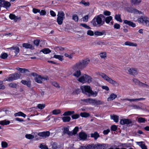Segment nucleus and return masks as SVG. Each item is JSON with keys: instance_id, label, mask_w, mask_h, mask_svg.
<instances>
[{"instance_id": "nucleus-1", "label": "nucleus", "mask_w": 149, "mask_h": 149, "mask_svg": "<svg viewBox=\"0 0 149 149\" xmlns=\"http://www.w3.org/2000/svg\"><path fill=\"white\" fill-rule=\"evenodd\" d=\"M105 17L103 14H100L95 16L91 22L93 26L97 27L103 25L105 22L104 19Z\"/></svg>"}, {"instance_id": "nucleus-2", "label": "nucleus", "mask_w": 149, "mask_h": 149, "mask_svg": "<svg viewBox=\"0 0 149 149\" xmlns=\"http://www.w3.org/2000/svg\"><path fill=\"white\" fill-rule=\"evenodd\" d=\"M80 88L82 92L88 97H95L98 94V92L93 91L91 87L89 86H81L80 87Z\"/></svg>"}, {"instance_id": "nucleus-3", "label": "nucleus", "mask_w": 149, "mask_h": 149, "mask_svg": "<svg viewBox=\"0 0 149 149\" xmlns=\"http://www.w3.org/2000/svg\"><path fill=\"white\" fill-rule=\"evenodd\" d=\"M90 62V59L87 58L76 63L73 67V68L74 70H79L82 69L88 65Z\"/></svg>"}, {"instance_id": "nucleus-4", "label": "nucleus", "mask_w": 149, "mask_h": 149, "mask_svg": "<svg viewBox=\"0 0 149 149\" xmlns=\"http://www.w3.org/2000/svg\"><path fill=\"white\" fill-rule=\"evenodd\" d=\"M31 75L34 77L35 81L38 83L41 84L42 83V81H47L49 80V78L47 77H44L41 76V75H38L36 73H31Z\"/></svg>"}, {"instance_id": "nucleus-5", "label": "nucleus", "mask_w": 149, "mask_h": 149, "mask_svg": "<svg viewBox=\"0 0 149 149\" xmlns=\"http://www.w3.org/2000/svg\"><path fill=\"white\" fill-rule=\"evenodd\" d=\"M99 75L104 80L106 81L109 83L116 86H119V84L117 82L112 80L105 74L104 73H100L99 74Z\"/></svg>"}, {"instance_id": "nucleus-6", "label": "nucleus", "mask_w": 149, "mask_h": 149, "mask_svg": "<svg viewBox=\"0 0 149 149\" xmlns=\"http://www.w3.org/2000/svg\"><path fill=\"white\" fill-rule=\"evenodd\" d=\"M92 80V78L88 75L84 74L79 79L78 81L81 83H84L86 82L90 83Z\"/></svg>"}, {"instance_id": "nucleus-7", "label": "nucleus", "mask_w": 149, "mask_h": 149, "mask_svg": "<svg viewBox=\"0 0 149 149\" xmlns=\"http://www.w3.org/2000/svg\"><path fill=\"white\" fill-rule=\"evenodd\" d=\"M139 23H143L146 26L149 27V19L146 16H141L138 19Z\"/></svg>"}, {"instance_id": "nucleus-8", "label": "nucleus", "mask_w": 149, "mask_h": 149, "mask_svg": "<svg viewBox=\"0 0 149 149\" xmlns=\"http://www.w3.org/2000/svg\"><path fill=\"white\" fill-rule=\"evenodd\" d=\"M20 75L19 74L16 73L10 74L6 79V81H12L17 80L20 78Z\"/></svg>"}, {"instance_id": "nucleus-9", "label": "nucleus", "mask_w": 149, "mask_h": 149, "mask_svg": "<svg viewBox=\"0 0 149 149\" xmlns=\"http://www.w3.org/2000/svg\"><path fill=\"white\" fill-rule=\"evenodd\" d=\"M57 21L58 24L61 25L63 23V19L65 18V14L63 11L58 12Z\"/></svg>"}, {"instance_id": "nucleus-10", "label": "nucleus", "mask_w": 149, "mask_h": 149, "mask_svg": "<svg viewBox=\"0 0 149 149\" xmlns=\"http://www.w3.org/2000/svg\"><path fill=\"white\" fill-rule=\"evenodd\" d=\"M126 10L129 12L135 14H142V12L136 9L128 7L126 8Z\"/></svg>"}, {"instance_id": "nucleus-11", "label": "nucleus", "mask_w": 149, "mask_h": 149, "mask_svg": "<svg viewBox=\"0 0 149 149\" xmlns=\"http://www.w3.org/2000/svg\"><path fill=\"white\" fill-rule=\"evenodd\" d=\"M1 6L4 7L6 9L9 8L11 6L10 3L8 1H0Z\"/></svg>"}, {"instance_id": "nucleus-12", "label": "nucleus", "mask_w": 149, "mask_h": 149, "mask_svg": "<svg viewBox=\"0 0 149 149\" xmlns=\"http://www.w3.org/2000/svg\"><path fill=\"white\" fill-rule=\"evenodd\" d=\"M50 135V132L49 131L40 132L38 134V135L43 138H46L48 137Z\"/></svg>"}, {"instance_id": "nucleus-13", "label": "nucleus", "mask_w": 149, "mask_h": 149, "mask_svg": "<svg viewBox=\"0 0 149 149\" xmlns=\"http://www.w3.org/2000/svg\"><path fill=\"white\" fill-rule=\"evenodd\" d=\"M120 123L122 125H128L132 123V121L128 119H124L120 120Z\"/></svg>"}, {"instance_id": "nucleus-14", "label": "nucleus", "mask_w": 149, "mask_h": 149, "mask_svg": "<svg viewBox=\"0 0 149 149\" xmlns=\"http://www.w3.org/2000/svg\"><path fill=\"white\" fill-rule=\"evenodd\" d=\"M92 104L96 105H102L104 104V102L100 100L92 99Z\"/></svg>"}, {"instance_id": "nucleus-15", "label": "nucleus", "mask_w": 149, "mask_h": 149, "mask_svg": "<svg viewBox=\"0 0 149 149\" xmlns=\"http://www.w3.org/2000/svg\"><path fill=\"white\" fill-rule=\"evenodd\" d=\"M130 74L134 76H135L138 74L137 70L134 68H130L128 71Z\"/></svg>"}, {"instance_id": "nucleus-16", "label": "nucleus", "mask_w": 149, "mask_h": 149, "mask_svg": "<svg viewBox=\"0 0 149 149\" xmlns=\"http://www.w3.org/2000/svg\"><path fill=\"white\" fill-rule=\"evenodd\" d=\"M22 47L26 49H33L34 48L32 45L27 43H24L22 44Z\"/></svg>"}, {"instance_id": "nucleus-17", "label": "nucleus", "mask_w": 149, "mask_h": 149, "mask_svg": "<svg viewBox=\"0 0 149 149\" xmlns=\"http://www.w3.org/2000/svg\"><path fill=\"white\" fill-rule=\"evenodd\" d=\"M124 23L125 24H127L129 26H131L133 27H134L136 26L135 24L130 21L125 20L124 21Z\"/></svg>"}, {"instance_id": "nucleus-18", "label": "nucleus", "mask_w": 149, "mask_h": 149, "mask_svg": "<svg viewBox=\"0 0 149 149\" xmlns=\"http://www.w3.org/2000/svg\"><path fill=\"white\" fill-rule=\"evenodd\" d=\"M143 141L136 142V144L139 146L142 149H148Z\"/></svg>"}, {"instance_id": "nucleus-19", "label": "nucleus", "mask_w": 149, "mask_h": 149, "mask_svg": "<svg viewBox=\"0 0 149 149\" xmlns=\"http://www.w3.org/2000/svg\"><path fill=\"white\" fill-rule=\"evenodd\" d=\"M91 137L94 138L95 140H96L100 136L97 132H95L91 134Z\"/></svg>"}, {"instance_id": "nucleus-20", "label": "nucleus", "mask_w": 149, "mask_h": 149, "mask_svg": "<svg viewBox=\"0 0 149 149\" xmlns=\"http://www.w3.org/2000/svg\"><path fill=\"white\" fill-rule=\"evenodd\" d=\"M117 97V95L114 93H111L109 97L107 98L108 101H111L115 99Z\"/></svg>"}, {"instance_id": "nucleus-21", "label": "nucleus", "mask_w": 149, "mask_h": 149, "mask_svg": "<svg viewBox=\"0 0 149 149\" xmlns=\"http://www.w3.org/2000/svg\"><path fill=\"white\" fill-rule=\"evenodd\" d=\"M105 33V31L103 30L101 32L98 31H95L94 32V33L95 35L98 36L103 35Z\"/></svg>"}, {"instance_id": "nucleus-22", "label": "nucleus", "mask_w": 149, "mask_h": 149, "mask_svg": "<svg viewBox=\"0 0 149 149\" xmlns=\"http://www.w3.org/2000/svg\"><path fill=\"white\" fill-rule=\"evenodd\" d=\"M79 137L82 139H85L87 137L86 134L84 132H80L79 134Z\"/></svg>"}, {"instance_id": "nucleus-23", "label": "nucleus", "mask_w": 149, "mask_h": 149, "mask_svg": "<svg viewBox=\"0 0 149 149\" xmlns=\"http://www.w3.org/2000/svg\"><path fill=\"white\" fill-rule=\"evenodd\" d=\"M23 84L26 85L28 87L31 86V83L29 81H26L25 80H22L21 82Z\"/></svg>"}, {"instance_id": "nucleus-24", "label": "nucleus", "mask_w": 149, "mask_h": 149, "mask_svg": "<svg viewBox=\"0 0 149 149\" xmlns=\"http://www.w3.org/2000/svg\"><path fill=\"white\" fill-rule=\"evenodd\" d=\"M9 86L11 88H17L19 87V85L17 84L11 83L8 84Z\"/></svg>"}, {"instance_id": "nucleus-25", "label": "nucleus", "mask_w": 149, "mask_h": 149, "mask_svg": "<svg viewBox=\"0 0 149 149\" xmlns=\"http://www.w3.org/2000/svg\"><path fill=\"white\" fill-rule=\"evenodd\" d=\"M63 133L64 134H67L69 135H72V132L70 131L68 128L67 127H65L64 128Z\"/></svg>"}, {"instance_id": "nucleus-26", "label": "nucleus", "mask_w": 149, "mask_h": 149, "mask_svg": "<svg viewBox=\"0 0 149 149\" xmlns=\"http://www.w3.org/2000/svg\"><path fill=\"white\" fill-rule=\"evenodd\" d=\"M10 48L14 50V52L16 54H17L19 52V48L17 47H11Z\"/></svg>"}, {"instance_id": "nucleus-27", "label": "nucleus", "mask_w": 149, "mask_h": 149, "mask_svg": "<svg viewBox=\"0 0 149 149\" xmlns=\"http://www.w3.org/2000/svg\"><path fill=\"white\" fill-rule=\"evenodd\" d=\"M10 122L9 121L6 120H3L0 121V124L2 125H6L10 124Z\"/></svg>"}, {"instance_id": "nucleus-28", "label": "nucleus", "mask_w": 149, "mask_h": 149, "mask_svg": "<svg viewBox=\"0 0 149 149\" xmlns=\"http://www.w3.org/2000/svg\"><path fill=\"white\" fill-rule=\"evenodd\" d=\"M16 69L21 73H24L26 72H29L28 70L25 68H16Z\"/></svg>"}, {"instance_id": "nucleus-29", "label": "nucleus", "mask_w": 149, "mask_h": 149, "mask_svg": "<svg viewBox=\"0 0 149 149\" xmlns=\"http://www.w3.org/2000/svg\"><path fill=\"white\" fill-rule=\"evenodd\" d=\"M92 98H88L86 99H81V101L84 102L86 103H88L90 104H92Z\"/></svg>"}, {"instance_id": "nucleus-30", "label": "nucleus", "mask_w": 149, "mask_h": 149, "mask_svg": "<svg viewBox=\"0 0 149 149\" xmlns=\"http://www.w3.org/2000/svg\"><path fill=\"white\" fill-rule=\"evenodd\" d=\"M118 116L116 115L111 116V119L113 120L116 123H117L118 122Z\"/></svg>"}, {"instance_id": "nucleus-31", "label": "nucleus", "mask_w": 149, "mask_h": 149, "mask_svg": "<svg viewBox=\"0 0 149 149\" xmlns=\"http://www.w3.org/2000/svg\"><path fill=\"white\" fill-rule=\"evenodd\" d=\"M133 82L136 84L141 86L142 82L136 79L133 78L132 79Z\"/></svg>"}, {"instance_id": "nucleus-32", "label": "nucleus", "mask_w": 149, "mask_h": 149, "mask_svg": "<svg viewBox=\"0 0 149 149\" xmlns=\"http://www.w3.org/2000/svg\"><path fill=\"white\" fill-rule=\"evenodd\" d=\"M125 44L126 45L129 46H136L137 44L133 42H130L129 41H126L125 43Z\"/></svg>"}, {"instance_id": "nucleus-33", "label": "nucleus", "mask_w": 149, "mask_h": 149, "mask_svg": "<svg viewBox=\"0 0 149 149\" xmlns=\"http://www.w3.org/2000/svg\"><path fill=\"white\" fill-rule=\"evenodd\" d=\"M41 52H42L44 54H48L51 52V51L49 49L47 48H45L42 49Z\"/></svg>"}, {"instance_id": "nucleus-34", "label": "nucleus", "mask_w": 149, "mask_h": 149, "mask_svg": "<svg viewBox=\"0 0 149 149\" xmlns=\"http://www.w3.org/2000/svg\"><path fill=\"white\" fill-rule=\"evenodd\" d=\"M61 146L60 145H58L56 143H54L52 144V148L53 149H58L60 148Z\"/></svg>"}, {"instance_id": "nucleus-35", "label": "nucleus", "mask_w": 149, "mask_h": 149, "mask_svg": "<svg viewBox=\"0 0 149 149\" xmlns=\"http://www.w3.org/2000/svg\"><path fill=\"white\" fill-rule=\"evenodd\" d=\"M62 119L64 122H67L70 120L71 118L69 116H65L63 117Z\"/></svg>"}, {"instance_id": "nucleus-36", "label": "nucleus", "mask_w": 149, "mask_h": 149, "mask_svg": "<svg viewBox=\"0 0 149 149\" xmlns=\"http://www.w3.org/2000/svg\"><path fill=\"white\" fill-rule=\"evenodd\" d=\"M53 58L58 59L61 61L63 60V56L61 55H55L54 56Z\"/></svg>"}, {"instance_id": "nucleus-37", "label": "nucleus", "mask_w": 149, "mask_h": 149, "mask_svg": "<svg viewBox=\"0 0 149 149\" xmlns=\"http://www.w3.org/2000/svg\"><path fill=\"white\" fill-rule=\"evenodd\" d=\"M80 115L82 117L87 118L90 116V114L88 113L84 112L81 113Z\"/></svg>"}, {"instance_id": "nucleus-38", "label": "nucleus", "mask_w": 149, "mask_h": 149, "mask_svg": "<svg viewBox=\"0 0 149 149\" xmlns=\"http://www.w3.org/2000/svg\"><path fill=\"white\" fill-rule=\"evenodd\" d=\"M115 19L117 21L122 22V21L121 19L120 15L119 14H116L115 15Z\"/></svg>"}, {"instance_id": "nucleus-39", "label": "nucleus", "mask_w": 149, "mask_h": 149, "mask_svg": "<svg viewBox=\"0 0 149 149\" xmlns=\"http://www.w3.org/2000/svg\"><path fill=\"white\" fill-rule=\"evenodd\" d=\"M74 113V111H68L64 112L63 115L65 116L70 115Z\"/></svg>"}, {"instance_id": "nucleus-40", "label": "nucleus", "mask_w": 149, "mask_h": 149, "mask_svg": "<svg viewBox=\"0 0 149 149\" xmlns=\"http://www.w3.org/2000/svg\"><path fill=\"white\" fill-rule=\"evenodd\" d=\"M105 18L106 22L107 24H109L110 22V21L112 19V17L111 16H109Z\"/></svg>"}, {"instance_id": "nucleus-41", "label": "nucleus", "mask_w": 149, "mask_h": 149, "mask_svg": "<svg viewBox=\"0 0 149 149\" xmlns=\"http://www.w3.org/2000/svg\"><path fill=\"white\" fill-rule=\"evenodd\" d=\"M99 55L102 58L105 59L107 58V54L106 52H105L100 53Z\"/></svg>"}, {"instance_id": "nucleus-42", "label": "nucleus", "mask_w": 149, "mask_h": 149, "mask_svg": "<svg viewBox=\"0 0 149 149\" xmlns=\"http://www.w3.org/2000/svg\"><path fill=\"white\" fill-rule=\"evenodd\" d=\"M129 107H132L133 109H141L140 106L139 105H135V104H132L130 105Z\"/></svg>"}, {"instance_id": "nucleus-43", "label": "nucleus", "mask_w": 149, "mask_h": 149, "mask_svg": "<svg viewBox=\"0 0 149 149\" xmlns=\"http://www.w3.org/2000/svg\"><path fill=\"white\" fill-rule=\"evenodd\" d=\"M77 70V71L73 74V75L77 77H78L81 75V72L79 70Z\"/></svg>"}, {"instance_id": "nucleus-44", "label": "nucleus", "mask_w": 149, "mask_h": 149, "mask_svg": "<svg viewBox=\"0 0 149 149\" xmlns=\"http://www.w3.org/2000/svg\"><path fill=\"white\" fill-rule=\"evenodd\" d=\"M78 130V127H75L73 130L72 132V135L76 134Z\"/></svg>"}, {"instance_id": "nucleus-45", "label": "nucleus", "mask_w": 149, "mask_h": 149, "mask_svg": "<svg viewBox=\"0 0 149 149\" xmlns=\"http://www.w3.org/2000/svg\"><path fill=\"white\" fill-rule=\"evenodd\" d=\"M61 112L59 109H55L52 111V113L54 115H57L60 113Z\"/></svg>"}, {"instance_id": "nucleus-46", "label": "nucleus", "mask_w": 149, "mask_h": 149, "mask_svg": "<svg viewBox=\"0 0 149 149\" xmlns=\"http://www.w3.org/2000/svg\"><path fill=\"white\" fill-rule=\"evenodd\" d=\"M145 121V119L143 118L140 117L138 119V121L139 123H144Z\"/></svg>"}, {"instance_id": "nucleus-47", "label": "nucleus", "mask_w": 149, "mask_h": 149, "mask_svg": "<svg viewBox=\"0 0 149 149\" xmlns=\"http://www.w3.org/2000/svg\"><path fill=\"white\" fill-rule=\"evenodd\" d=\"M72 19L75 22H77L79 19L78 17L76 14H74L72 16Z\"/></svg>"}, {"instance_id": "nucleus-48", "label": "nucleus", "mask_w": 149, "mask_h": 149, "mask_svg": "<svg viewBox=\"0 0 149 149\" xmlns=\"http://www.w3.org/2000/svg\"><path fill=\"white\" fill-rule=\"evenodd\" d=\"M45 104H38L37 107L38 109H43L45 107Z\"/></svg>"}, {"instance_id": "nucleus-49", "label": "nucleus", "mask_w": 149, "mask_h": 149, "mask_svg": "<svg viewBox=\"0 0 149 149\" xmlns=\"http://www.w3.org/2000/svg\"><path fill=\"white\" fill-rule=\"evenodd\" d=\"M25 137L28 139H31L34 138V136L31 134H26L25 135Z\"/></svg>"}, {"instance_id": "nucleus-50", "label": "nucleus", "mask_w": 149, "mask_h": 149, "mask_svg": "<svg viewBox=\"0 0 149 149\" xmlns=\"http://www.w3.org/2000/svg\"><path fill=\"white\" fill-rule=\"evenodd\" d=\"M8 56V55L7 53H4L1 54L0 57L2 59H5Z\"/></svg>"}, {"instance_id": "nucleus-51", "label": "nucleus", "mask_w": 149, "mask_h": 149, "mask_svg": "<svg viewBox=\"0 0 149 149\" xmlns=\"http://www.w3.org/2000/svg\"><path fill=\"white\" fill-rule=\"evenodd\" d=\"M94 34L93 32L91 30H89L87 32V34L90 36H93L94 35Z\"/></svg>"}, {"instance_id": "nucleus-52", "label": "nucleus", "mask_w": 149, "mask_h": 149, "mask_svg": "<svg viewBox=\"0 0 149 149\" xmlns=\"http://www.w3.org/2000/svg\"><path fill=\"white\" fill-rule=\"evenodd\" d=\"M79 117V115L78 114L73 115L71 116L72 118L74 119L78 118Z\"/></svg>"}, {"instance_id": "nucleus-53", "label": "nucleus", "mask_w": 149, "mask_h": 149, "mask_svg": "<svg viewBox=\"0 0 149 149\" xmlns=\"http://www.w3.org/2000/svg\"><path fill=\"white\" fill-rule=\"evenodd\" d=\"M117 127L116 125H113L111 127V130L115 131L117 130Z\"/></svg>"}, {"instance_id": "nucleus-54", "label": "nucleus", "mask_w": 149, "mask_h": 149, "mask_svg": "<svg viewBox=\"0 0 149 149\" xmlns=\"http://www.w3.org/2000/svg\"><path fill=\"white\" fill-rule=\"evenodd\" d=\"M80 25L82 26L85 27L88 29H91V27L87 25L86 24H81Z\"/></svg>"}, {"instance_id": "nucleus-55", "label": "nucleus", "mask_w": 149, "mask_h": 149, "mask_svg": "<svg viewBox=\"0 0 149 149\" xmlns=\"http://www.w3.org/2000/svg\"><path fill=\"white\" fill-rule=\"evenodd\" d=\"M2 147L3 148H6L8 146L7 143L6 142H2L1 143Z\"/></svg>"}, {"instance_id": "nucleus-56", "label": "nucleus", "mask_w": 149, "mask_h": 149, "mask_svg": "<svg viewBox=\"0 0 149 149\" xmlns=\"http://www.w3.org/2000/svg\"><path fill=\"white\" fill-rule=\"evenodd\" d=\"M95 45L96 44L98 45H100L104 44V42H103L100 41H97L94 43Z\"/></svg>"}, {"instance_id": "nucleus-57", "label": "nucleus", "mask_w": 149, "mask_h": 149, "mask_svg": "<svg viewBox=\"0 0 149 149\" xmlns=\"http://www.w3.org/2000/svg\"><path fill=\"white\" fill-rule=\"evenodd\" d=\"M56 49L57 50H60L63 51L64 50V48L60 46H57L56 47Z\"/></svg>"}, {"instance_id": "nucleus-58", "label": "nucleus", "mask_w": 149, "mask_h": 149, "mask_svg": "<svg viewBox=\"0 0 149 149\" xmlns=\"http://www.w3.org/2000/svg\"><path fill=\"white\" fill-rule=\"evenodd\" d=\"M103 14L105 15L109 16L111 15V13L109 11L106 10L104 12Z\"/></svg>"}, {"instance_id": "nucleus-59", "label": "nucleus", "mask_w": 149, "mask_h": 149, "mask_svg": "<svg viewBox=\"0 0 149 149\" xmlns=\"http://www.w3.org/2000/svg\"><path fill=\"white\" fill-rule=\"evenodd\" d=\"M114 27L115 29H118L120 28V25L117 23H115L114 25Z\"/></svg>"}, {"instance_id": "nucleus-60", "label": "nucleus", "mask_w": 149, "mask_h": 149, "mask_svg": "<svg viewBox=\"0 0 149 149\" xmlns=\"http://www.w3.org/2000/svg\"><path fill=\"white\" fill-rule=\"evenodd\" d=\"M40 42V40H34L33 43L34 45L38 46V45Z\"/></svg>"}, {"instance_id": "nucleus-61", "label": "nucleus", "mask_w": 149, "mask_h": 149, "mask_svg": "<svg viewBox=\"0 0 149 149\" xmlns=\"http://www.w3.org/2000/svg\"><path fill=\"white\" fill-rule=\"evenodd\" d=\"M40 148L41 149H48L47 147L42 144L40 145Z\"/></svg>"}, {"instance_id": "nucleus-62", "label": "nucleus", "mask_w": 149, "mask_h": 149, "mask_svg": "<svg viewBox=\"0 0 149 149\" xmlns=\"http://www.w3.org/2000/svg\"><path fill=\"white\" fill-rule=\"evenodd\" d=\"M52 84L53 86L56 87H58L59 88L60 86H59L58 84L56 82H53L52 83Z\"/></svg>"}, {"instance_id": "nucleus-63", "label": "nucleus", "mask_w": 149, "mask_h": 149, "mask_svg": "<svg viewBox=\"0 0 149 149\" xmlns=\"http://www.w3.org/2000/svg\"><path fill=\"white\" fill-rule=\"evenodd\" d=\"M88 18V15H86L83 18V21L86 22H87Z\"/></svg>"}, {"instance_id": "nucleus-64", "label": "nucleus", "mask_w": 149, "mask_h": 149, "mask_svg": "<svg viewBox=\"0 0 149 149\" xmlns=\"http://www.w3.org/2000/svg\"><path fill=\"white\" fill-rule=\"evenodd\" d=\"M50 15L53 17H55L56 15L55 13L53 10H51L50 11Z\"/></svg>"}]
</instances>
